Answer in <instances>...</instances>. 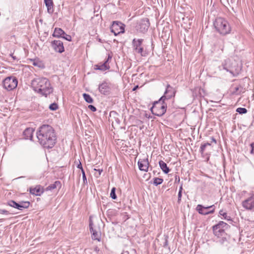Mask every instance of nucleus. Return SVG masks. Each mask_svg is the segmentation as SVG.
<instances>
[{
  "mask_svg": "<svg viewBox=\"0 0 254 254\" xmlns=\"http://www.w3.org/2000/svg\"><path fill=\"white\" fill-rule=\"evenodd\" d=\"M148 166H149V163H148V159H147L145 160H144V169H143L144 171L147 172L148 171Z\"/></svg>",
  "mask_w": 254,
  "mask_h": 254,
  "instance_id": "35",
  "label": "nucleus"
},
{
  "mask_svg": "<svg viewBox=\"0 0 254 254\" xmlns=\"http://www.w3.org/2000/svg\"><path fill=\"white\" fill-rule=\"evenodd\" d=\"M232 89H233V90L232 91V94H239L241 92H238V91L239 90V87H238V86L234 87Z\"/></svg>",
  "mask_w": 254,
  "mask_h": 254,
  "instance_id": "37",
  "label": "nucleus"
},
{
  "mask_svg": "<svg viewBox=\"0 0 254 254\" xmlns=\"http://www.w3.org/2000/svg\"><path fill=\"white\" fill-rule=\"evenodd\" d=\"M81 173H82V179H83V184L84 185L87 184V179H86V175H85V173L84 170H82Z\"/></svg>",
  "mask_w": 254,
  "mask_h": 254,
  "instance_id": "36",
  "label": "nucleus"
},
{
  "mask_svg": "<svg viewBox=\"0 0 254 254\" xmlns=\"http://www.w3.org/2000/svg\"><path fill=\"white\" fill-rule=\"evenodd\" d=\"M31 86L35 91L46 97L53 92L50 81L46 77L34 79L32 80Z\"/></svg>",
  "mask_w": 254,
  "mask_h": 254,
  "instance_id": "2",
  "label": "nucleus"
},
{
  "mask_svg": "<svg viewBox=\"0 0 254 254\" xmlns=\"http://www.w3.org/2000/svg\"><path fill=\"white\" fill-rule=\"evenodd\" d=\"M211 140H212L211 142H213L214 143H216V140L214 137H212Z\"/></svg>",
  "mask_w": 254,
  "mask_h": 254,
  "instance_id": "48",
  "label": "nucleus"
},
{
  "mask_svg": "<svg viewBox=\"0 0 254 254\" xmlns=\"http://www.w3.org/2000/svg\"><path fill=\"white\" fill-rule=\"evenodd\" d=\"M18 83V80L16 77L9 76L5 78L3 81V86L4 88L8 91L15 89Z\"/></svg>",
  "mask_w": 254,
  "mask_h": 254,
  "instance_id": "7",
  "label": "nucleus"
},
{
  "mask_svg": "<svg viewBox=\"0 0 254 254\" xmlns=\"http://www.w3.org/2000/svg\"><path fill=\"white\" fill-rule=\"evenodd\" d=\"M222 66L224 69L233 74L238 73L241 69L236 61H232L230 59L225 60L222 64Z\"/></svg>",
  "mask_w": 254,
  "mask_h": 254,
  "instance_id": "5",
  "label": "nucleus"
},
{
  "mask_svg": "<svg viewBox=\"0 0 254 254\" xmlns=\"http://www.w3.org/2000/svg\"><path fill=\"white\" fill-rule=\"evenodd\" d=\"M83 97L85 101L88 103H93V100L89 94L87 93H83Z\"/></svg>",
  "mask_w": 254,
  "mask_h": 254,
  "instance_id": "24",
  "label": "nucleus"
},
{
  "mask_svg": "<svg viewBox=\"0 0 254 254\" xmlns=\"http://www.w3.org/2000/svg\"><path fill=\"white\" fill-rule=\"evenodd\" d=\"M45 190L40 185H37L35 187H31L29 189L30 193L36 196H40Z\"/></svg>",
  "mask_w": 254,
  "mask_h": 254,
  "instance_id": "14",
  "label": "nucleus"
},
{
  "mask_svg": "<svg viewBox=\"0 0 254 254\" xmlns=\"http://www.w3.org/2000/svg\"><path fill=\"white\" fill-rule=\"evenodd\" d=\"M11 56L12 57V58L14 59V60H16V58L15 56H13L12 55H11Z\"/></svg>",
  "mask_w": 254,
  "mask_h": 254,
  "instance_id": "52",
  "label": "nucleus"
},
{
  "mask_svg": "<svg viewBox=\"0 0 254 254\" xmlns=\"http://www.w3.org/2000/svg\"><path fill=\"white\" fill-rule=\"evenodd\" d=\"M39 144L44 148H53L57 142V135L54 128L49 125H43L36 132Z\"/></svg>",
  "mask_w": 254,
  "mask_h": 254,
  "instance_id": "1",
  "label": "nucleus"
},
{
  "mask_svg": "<svg viewBox=\"0 0 254 254\" xmlns=\"http://www.w3.org/2000/svg\"><path fill=\"white\" fill-rule=\"evenodd\" d=\"M0 214H9V213L8 211L4 210V209H0Z\"/></svg>",
  "mask_w": 254,
  "mask_h": 254,
  "instance_id": "41",
  "label": "nucleus"
},
{
  "mask_svg": "<svg viewBox=\"0 0 254 254\" xmlns=\"http://www.w3.org/2000/svg\"><path fill=\"white\" fill-rule=\"evenodd\" d=\"M236 111L240 114H243L247 113V110L245 108H238L237 109Z\"/></svg>",
  "mask_w": 254,
  "mask_h": 254,
  "instance_id": "32",
  "label": "nucleus"
},
{
  "mask_svg": "<svg viewBox=\"0 0 254 254\" xmlns=\"http://www.w3.org/2000/svg\"><path fill=\"white\" fill-rule=\"evenodd\" d=\"M62 187V184L61 182L59 181H56L54 184H51L49 186H48L46 189V191L48 190H53L55 189H56L57 188H58V189H60Z\"/></svg>",
  "mask_w": 254,
  "mask_h": 254,
  "instance_id": "20",
  "label": "nucleus"
},
{
  "mask_svg": "<svg viewBox=\"0 0 254 254\" xmlns=\"http://www.w3.org/2000/svg\"><path fill=\"white\" fill-rule=\"evenodd\" d=\"M207 146H211V143L209 142H206L201 145L200 148V152L201 153V154H203L205 150V148Z\"/></svg>",
  "mask_w": 254,
  "mask_h": 254,
  "instance_id": "26",
  "label": "nucleus"
},
{
  "mask_svg": "<svg viewBox=\"0 0 254 254\" xmlns=\"http://www.w3.org/2000/svg\"><path fill=\"white\" fill-rule=\"evenodd\" d=\"M214 207V205H212L211 206L204 207L203 205L201 204H198L196 206V210L198 211V212L199 214H201L202 215H208V213H207V211H205V209H209L211 208H212Z\"/></svg>",
  "mask_w": 254,
  "mask_h": 254,
  "instance_id": "17",
  "label": "nucleus"
},
{
  "mask_svg": "<svg viewBox=\"0 0 254 254\" xmlns=\"http://www.w3.org/2000/svg\"><path fill=\"white\" fill-rule=\"evenodd\" d=\"M160 167L165 174H168L170 172L169 168L167 167L166 163L161 160L159 162Z\"/></svg>",
  "mask_w": 254,
  "mask_h": 254,
  "instance_id": "23",
  "label": "nucleus"
},
{
  "mask_svg": "<svg viewBox=\"0 0 254 254\" xmlns=\"http://www.w3.org/2000/svg\"><path fill=\"white\" fill-rule=\"evenodd\" d=\"M242 206L247 210L254 211V193L242 202Z\"/></svg>",
  "mask_w": 254,
  "mask_h": 254,
  "instance_id": "10",
  "label": "nucleus"
},
{
  "mask_svg": "<svg viewBox=\"0 0 254 254\" xmlns=\"http://www.w3.org/2000/svg\"><path fill=\"white\" fill-rule=\"evenodd\" d=\"M64 34H65V33L62 29L57 27L55 28L52 36L54 37L62 38L63 36L64 35Z\"/></svg>",
  "mask_w": 254,
  "mask_h": 254,
  "instance_id": "21",
  "label": "nucleus"
},
{
  "mask_svg": "<svg viewBox=\"0 0 254 254\" xmlns=\"http://www.w3.org/2000/svg\"><path fill=\"white\" fill-rule=\"evenodd\" d=\"M144 25H145V26L144 27V29H145L146 28V27L147 29L150 26V23H149V19L147 18H144Z\"/></svg>",
  "mask_w": 254,
  "mask_h": 254,
  "instance_id": "34",
  "label": "nucleus"
},
{
  "mask_svg": "<svg viewBox=\"0 0 254 254\" xmlns=\"http://www.w3.org/2000/svg\"><path fill=\"white\" fill-rule=\"evenodd\" d=\"M77 167L78 169H80L81 172L82 171V170H84L83 168V167L82 166V164H81V162L80 161H79V164L77 165Z\"/></svg>",
  "mask_w": 254,
  "mask_h": 254,
  "instance_id": "43",
  "label": "nucleus"
},
{
  "mask_svg": "<svg viewBox=\"0 0 254 254\" xmlns=\"http://www.w3.org/2000/svg\"><path fill=\"white\" fill-rule=\"evenodd\" d=\"M112 59V56L108 55V59L103 64H95L94 66V69L95 70H100L101 71H105L110 68V66L107 64L109 60Z\"/></svg>",
  "mask_w": 254,
  "mask_h": 254,
  "instance_id": "13",
  "label": "nucleus"
},
{
  "mask_svg": "<svg viewBox=\"0 0 254 254\" xmlns=\"http://www.w3.org/2000/svg\"><path fill=\"white\" fill-rule=\"evenodd\" d=\"M44 2L47 8L48 12L50 14L53 13L54 12L53 0H44Z\"/></svg>",
  "mask_w": 254,
  "mask_h": 254,
  "instance_id": "22",
  "label": "nucleus"
},
{
  "mask_svg": "<svg viewBox=\"0 0 254 254\" xmlns=\"http://www.w3.org/2000/svg\"><path fill=\"white\" fill-rule=\"evenodd\" d=\"M166 97V99H170L172 97L175 96V91L172 87L169 84H168L166 87V91L164 95Z\"/></svg>",
  "mask_w": 254,
  "mask_h": 254,
  "instance_id": "18",
  "label": "nucleus"
},
{
  "mask_svg": "<svg viewBox=\"0 0 254 254\" xmlns=\"http://www.w3.org/2000/svg\"><path fill=\"white\" fill-rule=\"evenodd\" d=\"M51 47L56 52L62 53L64 51L63 43L60 40L52 41L51 42Z\"/></svg>",
  "mask_w": 254,
  "mask_h": 254,
  "instance_id": "11",
  "label": "nucleus"
},
{
  "mask_svg": "<svg viewBox=\"0 0 254 254\" xmlns=\"http://www.w3.org/2000/svg\"><path fill=\"white\" fill-rule=\"evenodd\" d=\"M217 44L219 45V48L221 51L223 50L224 48V41L223 39H219L217 40Z\"/></svg>",
  "mask_w": 254,
  "mask_h": 254,
  "instance_id": "29",
  "label": "nucleus"
},
{
  "mask_svg": "<svg viewBox=\"0 0 254 254\" xmlns=\"http://www.w3.org/2000/svg\"><path fill=\"white\" fill-rule=\"evenodd\" d=\"M111 31L115 36L125 32V25L120 21H114L110 27Z\"/></svg>",
  "mask_w": 254,
  "mask_h": 254,
  "instance_id": "8",
  "label": "nucleus"
},
{
  "mask_svg": "<svg viewBox=\"0 0 254 254\" xmlns=\"http://www.w3.org/2000/svg\"><path fill=\"white\" fill-rule=\"evenodd\" d=\"M166 99L165 96H162L158 101H155L150 108L152 113L157 116H163L166 112L167 104L164 101Z\"/></svg>",
  "mask_w": 254,
  "mask_h": 254,
  "instance_id": "4",
  "label": "nucleus"
},
{
  "mask_svg": "<svg viewBox=\"0 0 254 254\" xmlns=\"http://www.w3.org/2000/svg\"><path fill=\"white\" fill-rule=\"evenodd\" d=\"M215 30L223 36L229 34L231 30V26L228 22L222 17H217L213 22Z\"/></svg>",
  "mask_w": 254,
  "mask_h": 254,
  "instance_id": "3",
  "label": "nucleus"
},
{
  "mask_svg": "<svg viewBox=\"0 0 254 254\" xmlns=\"http://www.w3.org/2000/svg\"><path fill=\"white\" fill-rule=\"evenodd\" d=\"M212 209H211V210L207 211V213H208V214H213L214 212L215 211V207L214 206L212 208Z\"/></svg>",
  "mask_w": 254,
  "mask_h": 254,
  "instance_id": "46",
  "label": "nucleus"
},
{
  "mask_svg": "<svg viewBox=\"0 0 254 254\" xmlns=\"http://www.w3.org/2000/svg\"><path fill=\"white\" fill-rule=\"evenodd\" d=\"M219 214V215L222 216L223 217L224 219H225V220H228V221L231 220V217L229 216H228L227 213L226 212H224L223 210H220Z\"/></svg>",
  "mask_w": 254,
  "mask_h": 254,
  "instance_id": "25",
  "label": "nucleus"
},
{
  "mask_svg": "<svg viewBox=\"0 0 254 254\" xmlns=\"http://www.w3.org/2000/svg\"><path fill=\"white\" fill-rule=\"evenodd\" d=\"M219 239V240L218 241V242L221 245H224L227 242V239L226 237V236H221V237Z\"/></svg>",
  "mask_w": 254,
  "mask_h": 254,
  "instance_id": "30",
  "label": "nucleus"
},
{
  "mask_svg": "<svg viewBox=\"0 0 254 254\" xmlns=\"http://www.w3.org/2000/svg\"><path fill=\"white\" fill-rule=\"evenodd\" d=\"M182 197V193L180 191H179L178 193V202L180 203Z\"/></svg>",
  "mask_w": 254,
  "mask_h": 254,
  "instance_id": "42",
  "label": "nucleus"
},
{
  "mask_svg": "<svg viewBox=\"0 0 254 254\" xmlns=\"http://www.w3.org/2000/svg\"><path fill=\"white\" fill-rule=\"evenodd\" d=\"M138 168L140 170V171H143V161L141 160H139L138 161Z\"/></svg>",
  "mask_w": 254,
  "mask_h": 254,
  "instance_id": "39",
  "label": "nucleus"
},
{
  "mask_svg": "<svg viewBox=\"0 0 254 254\" xmlns=\"http://www.w3.org/2000/svg\"><path fill=\"white\" fill-rule=\"evenodd\" d=\"M110 197L113 199H116L117 198V195L116 194V188H113L111 190V191L110 193Z\"/></svg>",
  "mask_w": 254,
  "mask_h": 254,
  "instance_id": "31",
  "label": "nucleus"
},
{
  "mask_svg": "<svg viewBox=\"0 0 254 254\" xmlns=\"http://www.w3.org/2000/svg\"><path fill=\"white\" fill-rule=\"evenodd\" d=\"M251 147L252 148L251 153L254 154V143H252L251 144Z\"/></svg>",
  "mask_w": 254,
  "mask_h": 254,
  "instance_id": "45",
  "label": "nucleus"
},
{
  "mask_svg": "<svg viewBox=\"0 0 254 254\" xmlns=\"http://www.w3.org/2000/svg\"><path fill=\"white\" fill-rule=\"evenodd\" d=\"M34 132V129L31 127L26 128L24 131L23 132V135L24 138L26 139H30L31 140L33 137V133Z\"/></svg>",
  "mask_w": 254,
  "mask_h": 254,
  "instance_id": "19",
  "label": "nucleus"
},
{
  "mask_svg": "<svg viewBox=\"0 0 254 254\" xmlns=\"http://www.w3.org/2000/svg\"><path fill=\"white\" fill-rule=\"evenodd\" d=\"M132 46L133 50L135 51L136 53L140 54L141 56H142V51L143 48L141 47V45L142 43V40L141 39H134L132 40Z\"/></svg>",
  "mask_w": 254,
  "mask_h": 254,
  "instance_id": "12",
  "label": "nucleus"
},
{
  "mask_svg": "<svg viewBox=\"0 0 254 254\" xmlns=\"http://www.w3.org/2000/svg\"><path fill=\"white\" fill-rule=\"evenodd\" d=\"M88 107L92 112H95L97 110L96 108L92 105H89Z\"/></svg>",
  "mask_w": 254,
  "mask_h": 254,
  "instance_id": "40",
  "label": "nucleus"
},
{
  "mask_svg": "<svg viewBox=\"0 0 254 254\" xmlns=\"http://www.w3.org/2000/svg\"><path fill=\"white\" fill-rule=\"evenodd\" d=\"M182 190H183L182 186H181V187L180 188V189H179V191H180L181 193H182Z\"/></svg>",
  "mask_w": 254,
  "mask_h": 254,
  "instance_id": "51",
  "label": "nucleus"
},
{
  "mask_svg": "<svg viewBox=\"0 0 254 254\" xmlns=\"http://www.w3.org/2000/svg\"><path fill=\"white\" fill-rule=\"evenodd\" d=\"M30 204V203L28 201H21L19 202H16L14 200H10L7 202L8 205L20 210H23L24 209L28 208Z\"/></svg>",
  "mask_w": 254,
  "mask_h": 254,
  "instance_id": "9",
  "label": "nucleus"
},
{
  "mask_svg": "<svg viewBox=\"0 0 254 254\" xmlns=\"http://www.w3.org/2000/svg\"><path fill=\"white\" fill-rule=\"evenodd\" d=\"M33 64L35 66H39V65H38V62H34Z\"/></svg>",
  "mask_w": 254,
  "mask_h": 254,
  "instance_id": "49",
  "label": "nucleus"
},
{
  "mask_svg": "<svg viewBox=\"0 0 254 254\" xmlns=\"http://www.w3.org/2000/svg\"><path fill=\"white\" fill-rule=\"evenodd\" d=\"M3 220V219H0V221H2Z\"/></svg>",
  "mask_w": 254,
  "mask_h": 254,
  "instance_id": "54",
  "label": "nucleus"
},
{
  "mask_svg": "<svg viewBox=\"0 0 254 254\" xmlns=\"http://www.w3.org/2000/svg\"><path fill=\"white\" fill-rule=\"evenodd\" d=\"M138 88V85L135 86V87L132 89V91H135V90H136Z\"/></svg>",
  "mask_w": 254,
  "mask_h": 254,
  "instance_id": "50",
  "label": "nucleus"
},
{
  "mask_svg": "<svg viewBox=\"0 0 254 254\" xmlns=\"http://www.w3.org/2000/svg\"><path fill=\"white\" fill-rule=\"evenodd\" d=\"M94 251L96 252H98L99 251V249L98 248V247H96L95 248H94Z\"/></svg>",
  "mask_w": 254,
  "mask_h": 254,
  "instance_id": "47",
  "label": "nucleus"
},
{
  "mask_svg": "<svg viewBox=\"0 0 254 254\" xmlns=\"http://www.w3.org/2000/svg\"><path fill=\"white\" fill-rule=\"evenodd\" d=\"M89 229L92 234V239L100 242L101 237L100 228L99 227L94 225L91 216L89 217Z\"/></svg>",
  "mask_w": 254,
  "mask_h": 254,
  "instance_id": "6",
  "label": "nucleus"
},
{
  "mask_svg": "<svg viewBox=\"0 0 254 254\" xmlns=\"http://www.w3.org/2000/svg\"><path fill=\"white\" fill-rule=\"evenodd\" d=\"M99 92L104 95H109L110 92V87L106 82H104L99 84L98 87Z\"/></svg>",
  "mask_w": 254,
  "mask_h": 254,
  "instance_id": "15",
  "label": "nucleus"
},
{
  "mask_svg": "<svg viewBox=\"0 0 254 254\" xmlns=\"http://www.w3.org/2000/svg\"><path fill=\"white\" fill-rule=\"evenodd\" d=\"M163 182V179L162 178H154L153 179V184L155 186H158L159 185H160Z\"/></svg>",
  "mask_w": 254,
  "mask_h": 254,
  "instance_id": "27",
  "label": "nucleus"
},
{
  "mask_svg": "<svg viewBox=\"0 0 254 254\" xmlns=\"http://www.w3.org/2000/svg\"><path fill=\"white\" fill-rule=\"evenodd\" d=\"M58 108V105L56 103H53L49 106V109L52 111H56Z\"/></svg>",
  "mask_w": 254,
  "mask_h": 254,
  "instance_id": "33",
  "label": "nucleus"
},
{
  "mask_svg": "<svg viewBox=\"0 0 254 254\" xmlns=\"http://www.w3.org/2000/svg\"><path fill=\"white\" fill-rule=\"evenodd\" d=\"M167 245V240H166L165 244H164V246H166Z\"/></svg>",
  "mask_w": 254,
  "mask_h": 254,
  "instance_id": "53",
  "label": "nucleus"
},
{
  "mask_svg": "<svg viewBox=\"0 0 254 254\" xmlns=\"http://www.w3.org/2000/svg\"><path fill=\"white\" fill-rule=\"evenodd\" d=\"M94 171H98L99 174H98V176H97V177H99V176L101 175L102 172H103V169H94Z\"/></svg>",
  "mask_w": 254,
  "mask_h": 254,
  "instance_id": "44",
  "label": "nucleus"
},
{
  "mask_svg": "<svg viewBox=\"0 0 254 254\" xmlns=\"http://www.w3.org/2000/svg\"><path fill=\"white\" fill-rule=\"evenodd\" d=\"M63 38H64V39L68 41H71V37L70 35H68L67 34L65 33V34H64V35H63V37H62Z\"/></svg>",
  "mask_w": 254,
  "mask_h": 254,
  "instance_id": "38",
  "label": "nucleus"
},
{
  "mask_svg": "<svg viewBox=\"0 0 254 254\" xmlns=\"http://www.w3.org/2000/svg\"><path fill=\"white\" fill-rule=\"evenodd\" d=\"M215 226H217L220 228L224 229V228H226L228 226V224L223 221H220L217 224L215 225Z\"/></svg>",
  "mask_w": 254,
  "mask_h": 254,
  "instance_id": "28",
  "label": "nucleus"
},
{
  "mask_svg": "<svg viewBox=\"0 0 254 254\" xmlns=\"http://www.w3.org/2000/svg\"><path fill=\"white\" fill-rule=\"evenodd\" d=\"M212 228L214 235L218 238H221V236L226 235L224 229L220 228L219 227L215 226H213Z\"/></svg>",
  "mask_w": 254,
  "mask_h": 254,
  "instance_id": "16",
  "label": "nucleus"
}]
</instances>
